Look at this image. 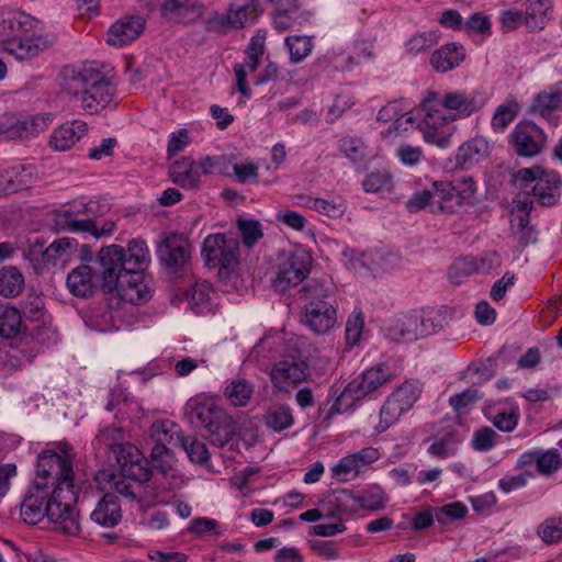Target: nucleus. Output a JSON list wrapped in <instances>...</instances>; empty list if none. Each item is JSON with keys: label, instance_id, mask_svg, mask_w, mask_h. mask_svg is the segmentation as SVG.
<instances>
[{"label": "nucleus", "instance_id": "f257e3e1", "mask_svg": "<svg viewBox=\"0 0 562 562\" xmlns=\"http://www.w3.org/2000/svg\"><path fill=\"white\" fill-rule=\"evenodd\" d=\"M58 450H45L38 454L36 476L21 503L20 515L30 525L47 516L56 530L77 535L80 522L75 506L78 490L74 484L72 448L61 443Z\"/></svg>", "mask_w": 562, "mask_h": 562}, {"label": "nucleus", "instance_id": "f03ea898", "mask_svg": "<svg viewBox=\"0 0 562 562\" xmlns=\"http://www.w3.org/2000/svg\"><path fill=\"white\" fill-rule=\"evenodd\" d=\"M61 77L68 93L80 95L81 106L93 114L113 102L114 87L103 72L92 65L66 66Z\"/></svg>", "mask_w": 562, "mask_h": 562}, {"label": "nucleus", "instance_id": "7ed1b4c3", "mask_svg": "<svg viewBox=\"0 0 562 562\" xmlns=\"http://www.w3.org/2000/svg\"><path fill=\"white\" fill-rule=\"evenodd\" d=\"M302 292L306 301L303 308V323L317 335L329 333L338 322L331 284L311 279L304 284Z\"/></svg>", "mask_w": 562, "mask_h": 562}, {"label": "nucleus", "instance_id": "20e7f679", "mask_svg": "<svg viewBox=\"0 0 562 562\" xmlns=\"http://www.w3.org/2000/svg\"><path fill=\"white\" fill-rule=\"evenodd\" d=\"M389 496L380 486H370L359 492L336 490L327 493L321 504L329 518L353 514L359 509L379 512L385 508Z\"/></svg>", "mask_w": 562, "mask_h": 562}, {"label": "nucleus", "instance_id": "39448f33", "mask_svg": "<svg viewBox=\"0 0 562 562\" xmlns=\"http://www.w3.org/2000/svg\"><path fill=\"white\" fill-rule=\"evenodd\" d=\"M417 111L423 114L422 120L417 123L423 139L439 148L449 147L456 131V127L451 125L454 121L449 119L446 111L438 104V93L428 91Z\"/></svg>", "mask_w": 562, "mask_h": 562}, {"label": "nucleus", "instance_id": "423d86ee", "mask_svg": "<svg viewBox=\"0 0 562 562\" xmlns=\"http://www.w3.org/2000/svg\"><path fill=\"white\" fill-rule=\"evenodd\" d=\"M95 207L97 204L91 201L76 202L69 209L55 213L54 225L58 232L89 233L95 237L111 236L115 229L113 222H105L99 229L95 222L89 217L95 214Z\"/></svg>", "mask_w": 562, "mask_h": 562}, {"label": "nucleus", "instance_id": "0eeeda50", "mask_svg": "<svg viewBox=\"0 0 562 562\" xmlns=\"http://www.w3.org/2000/svg\"><path fill=\"white\" fill-rule=\"evenodd\" d=\"M191 423L207 430L211 442L224 447L235 432L233 418L213 402L196 403L191 406Z\"/></svg>", "mask_w": 562, "mask_h": 562}, {"label": "nucleus", "instance_id": "6e6552de", "mask_svg": "<svg viewBox=\"0 0 562 562\" xmlns=\"http://www.w3.org/2000/svg\"><path fill=\"white\" fill-rule=\"evenodd\" d=\"M390 378L391 373L385 367L378 366L368 369L347 384L333 404L331 411L339 414L348 411L357 402L385 384Z\"/></svg>", "mask_w": 562, "mask_h": 562}, {"label": "nucleus", "instance_id": "1a4fd4ad", "mask_svg": "<svg viewBox=\"0 0 562 562\" xmlns=\"http://www.w3.org/2000/svg\"><path fill=\"white\" fill-rule=\"evenodd\" d=\"M419 394V387L413 382H406L397 387L380 408V420L375 427L376 431L383 432L397 423L402 415L413 407Z\"/></svg>", "mask_w": 562, "mask_h": 562}, {"label": "nucleus", "instance_id": "9d476101", "mask_svg": "<svg viewBox=\"0 0 562 562\" xmlns=\"http://www.w3.org/2000/svg\"><path fill=\"white\" fill-rule=\"evenodd\" d=\"M488 102V94L484 90H454L438 94V104L453 121L464 120L482 110Z\"/></svg>", "mask_w": 562, "mask_h": 562}, {"label": "nucleus", "instance_id": "9b49d317", "mask_svg": "<svg viewBox=\"0 0 562 562\" xmlns=\"http://www.w3.org/2000/svg\"><path fill=\"white\" fill-rule=\"evenodd\" d=\"M202 256L209 267L234 269L238 265L239 243L224 234L209 235L203 243Z\"/></svg>", "mask_w": 562, "mask_h": 562}, {"label": "nucleus", "instance_id": "f8f14e48", "mask_svg": "<svg viewBox=\"0 0 562 562\" xmlns=\"http://www.w3.org/2000/svg\"><path fill=\"white\" fill-rule=\"evenodd\" d=\"M191 250L189 239L178 232L165 234L157 245L159 262L171 272L186 269L191 259Z\"/></svg>", "mask_w": 562, "mask_h": 562}, {"label": "nucleus", "instance_id": "ddd939ff", "mask_svg": "<svg viewBox=\"0 0 562 562\" xmlns=\"http://www.w3.org/2000/svg\"><path fill=\"white\" fill-rule=\"evenodd\" d=\"M310 375L308 363L296 355H285L274 362L270 380L274 389L290 392L296 384L306 381Z\"/></svg>", "mask_w": 562, "mask_h": 562}, {"label": "nucleus", "instance_id": "4468645a", "mask_svg": "<svg viewBox=\"0 0 562 562\" xmlns=\"http://www.w3.org/2000/svg\"><path fill=\"white\" fill-rule=\"evenodd\" d=\"M547 134L531 121L517 123L509 134V142L517 155L521 157H535L547 145Z\"/></svg>", "mask_w": 562, "mask_h": 562}, {"label": "nucleus", "instance_id": "2eb2a0df", "mask_svg": "<svg viewBox=\"0 0 562 562\" xmlns=\"http://www.w3.org/2000/svg\"><path fill=\"white\" fill-rule=\"evenodd\" d=\"M98 265L103 290L109 293L114 292L120 278L126 271L125 249L115 244L101 248L98 254Z\"/></svg>", "mask_w": 562, "mask_h": 562}, {"label": "nucleus", "instance_id": "dca6fc26", "mask_svg": "<svg viewBox=\"0 0 562 562\" xmlns=\"http://www.w3.org/2000/svg\"><path fill=\"white\" fill-rule=\"evenodd\" d=\"M310 271V256L302 250L294 251L279 265L273 288L284 292L290 286L300 284Z\"/></svg>", "mask_w": 562, "mask_h": 562}, {"label": "nucleus", "instance_id": "f3484780", "mask_svg": "<svg viewBox=\"0 0 562 562\" xmlns=\"http://www.w3.org/2000/svg\"><path fill=\"white\" fill-rule=\"evenodd\" d=\"M123 476L136 481H149L150 470L142 451L133 443L123 442L113 451Z\"/></svg>", "mask_w": 562, "mask_h": 562}, {"label": "nucleus", "instance_id": "a211bd4d", "mask_svg": "<svg viewBox=\"0 0 562 562\" xmlns=\"http://www.w3.org/2000/svg\"><path fill=\"white\" fill-rule=\"evenodd\" d=\"M114 291L122 301L135 305L143 304L151 297V291L139 271H125Z\"/></svg>", "mask_w": 562, "mask_h": 562}, {"label": "nucleus", "instance_id": "6ab92c4d", "mask_svg": "<svg viewBox=\"0 0 562 562\" xmlns=\"http://www.w3.org/2000/svg\"><path fill=\"white\" fill-rule=\"evenodd\" d=\"M490 153L488 140L482 136H475L459 146L454 155V167L469 169L484 160Z\"/></svg>", "mask_w": 562, "mask_h": 562}, {"label": "nucleus", "instance_id": "aec40b11", "mask_svg": "<svg viewBox=\"0 0 562 562\" xmlns=\"http://www.w3.org/2000/svg\"><path fill=\"white\" fill-rule=\"evenodd\" d=\"M88 133V125L81 120H74L61 124L49 136L48 145L57 151L70 149Z\"/></svg>", "mask_w": 562, "mask_h": 562}, {"label": "nucleus", "instance_id": "412c9836", "mask_svg": "<svg viewBox=\"0 0 562 562\" xmlns=\"http://www.w3.org/2000/svg\"><path fill=\"white\" fill-rule=\"evenodd\" d=\"M101 281V276L88 265H80L72 269L66 280L71 294L79 297L91 296Z\"/></svg>", "mask_w": 562, "mask_h": 562}, {"label": "nucleus", "instance_id": "4be33fe9", "mask_svg": "<svg viewBox=\"0 0 562 562\" xmlns=\"http://www.w3.org/2000/svg\"><path fill=\"white\" fill-rule=\"evenodd\" d=\"M169 173L172 181L187 190L196 189L201 183V167L200 160L195 161L191 157H183L175 161L170 168Z\"/></svg>", "mask_w": 562, "mask_h": 562}, {"label": "nucleus", "instance_id": "5701e85b", "mask_svg": "<svg viewBox=\"0 0 562 562\" xmlns=\"http://www.w3.org/2000/svg\"><path fill=\"white\" fill-rule=\"evenodd\" d=\"M145 29V20L142 16H126L114 23L108 32V43L114 46H123L136 40Z\"/></svg>", "mask_w": 562, "mask_h": 562}, {"label": "nucleus", "instance_id": "b1692460", "mask_svg": "<svg viewBox=\"0 0 562 562\" xmlns=\"http://www.w3.org/2000/svg\"><path fill=\"white\" fill-rule=\"evenodd\" d=\"M561 178L555 172H543L532 186V193L542 206H552L561 198Z\"/></svg>", "mask_w": 562, "mask_h": 562}, {"label": "nucleus", "instance_id": "393cba45", "mask_svg": "<svg viewBox=\"0 0 562 562\" xmlns=\"http://www.w3.org/2000/svg\"><path fill=\"white\" fill-rule=\"evenodd\" d=\"M434 202L432 213H454L462 203L450 181H435L431 184Z\"/></svg>", "mask_w": 562, "mask_h": 562}, {"label": "nucleus", "instance_id": "a878e982", "mask_svg": "<svg viewBox=\"0 0 562 562\" xmlns=\"http://www.w3.org/2000/svg\"><path fill=\"white\" fill-rule=\"evenodd\" d=\"M464 58V47L458 43H449L431 54L430 65L438 72H447L458 67Z\"/></svg>", "mask_w": 562, "mask_h": 562}, {"label": "nucleus", "instance_id": "bb28decb", "mask_svg": "<svg viewBox=\"0 0 562 562\" xmlns=\"http://www.w3.org/2000/svg\"><path fill=\"white\" fill-rule=\"evenodd\" d=\"M91 519L102 527L116 526L122 519V510L116 495L106 493L92 510Z\"/></svg>", "mask_w": 562, "mask_h": 562}, {"label": "nucleus", "instance_id": "cd10ccee", "mask_svg": "<svg viewBox=\"0 0 562 562\" xmlns=\"http://www.w3.org/2000/svg\"><path fill=\"white\" fill-rule=\"evenodd\" d=\"M4 49L19 60H29L38 56L45 48L46 42L42 37L13 36L5 41Z\"/></svg>", "mask_w": 562, "mask_h": 562}, {"label": "nucleus", "instance_id": "c85d7f7f", "mask_svg": "<svg viewBox=\"0 0 562 562\" xmlns=\"http://www.w3.org/2000/svg\"><path fill=\"white\" fill-rule=\"evenodd\" d=\"M33 19L19 10H8L0 15V35L9 41L13 36H21L32 29Z\"/></svg>", "mask_w": 562, "mask_h": 562}, {"label": "nucleus", "instance_id": "c756f323", "mask_svg": "<svg viewBox=\"0 0 562 562\" xmlns=\"http://www.w3.org/2000/svg\"><path fill=\"white\" fill-rule=\"evenodd\" d=\"M554 0H527L525 24L531 31L542 30L552 13Z\"/></svg>", "mask_w": 562, "mask_h": 562}, {"label": "nucleus", "instance_id": "7c9ffc66", "mask_svg": "<svg viewBox=\"0 0 562 562\" xmlns=\"http://www.w3.org/2000/svg\"><path fill=\"white\" fill-rule=\"evenodd\" d=\"M165 18L176 22H192L201 16L202 7L179 0H167L161 7Z\"/></svg>", "mask_w": 562, "mask_h": 562}, {"label": "nucleus", "instance_id": "2f4dec72", "mask_svg": "<svg viewBox=\"0 0 562 562\" xmlns=\"http://www.w3.org/2000/svg\"><path fill=\"white\" fill-rule=\"evenodd\" d=\"M52 122L53 115L49 113L37 114L30 120H19L14 116L15 132L11 133V135L15 138L35 137L47 130Z\"/></svg>", "mask_w": 562, "mask_h": 562}, {"label": "nucleus", "instance_id": "473e14b6", "mask_svg": "<svg viewBox=\"0 0 562 562\" xmlns=\"http://www.w3.org/2000/svg\"><path fill=\"white\" fill-rule=\"evenodd\" d=\"M260 13L256 0L244 3L234 2L227 11V24L234 29H241L247 23L255 21Z\"/></svg>", "mask_w": 562, "mask_h": 562}, {"label": "nucleus", "instance_id": "72a5a7b5", "mask_svg": "<svg viewBox=\"0 0 562 562\" xmlns=\"http://www.w3.org/2000/svg\"><path fill=\"white\" fill-rule=\"evenodd\" d=\"M149 435L157 442L156 445L164 446L170 445L180 447L184 438L180 436V427L178 424L169 419L155 422L149 429Z\"/></svg>", "mask_w": 562, "mask_h": 562}, {"label": "nucleus", "instance_id": "f704fd0d", "mask_svg": "<svg viewBox=\"0 0 562 562\" xmlns=\"http://www.w3.org/2000/svg\"><path fill=\"white\" fill-rule=\"evenodd\" d=\"M501 257L494 251L484 252L480 258L463 259L453 266L456 270H462L469 274L472 272L488 273L501 266Z\"/></svg>", "mask_w": 562, "mask_h": 562}, {"label": "nucleus", "instance_id": "c9c22d12", "mask_svg": "<svg viewBox=\"0 0 562 562\" xmlns=\"http://www.w3.org/2000/svg\"><path fill=\"white\" fill-rule=\"evenodd\" d=\"M150 262L148 246L143 239H132L125 250L126 271H139Z\"/></svg>", "mask_w": 562, "mask_h": 562}, {"label": "nucleus", "instance_id": "e433bc0d", "mask_svg": "<svg viewBox=\"0 0 562 562\" xmlns=\"http://www.w3.org/2000/svg\"><path fill=\"white\" fill-rule=\"evenodd\" d=\"M22 324V316L18 308L7 302L0 301V336L10 339L16 336Z\"/></svg>", "mask_w": 562, "mask_h": 562}, {"label": "nucleus", "instance_id": "4c0bfd02", "mask_svg": "<svg viewBox=\"0 0 562 562\" xmlns=\"http://www.w3.org/2000/svg\"><path fill=\"white\" fill-rule=\"evenodd\" d=\"M415 312L397 319L387 328L389 336L396 341H414L420 338Z\"/></svg>", "mask_w": 562, "mask_h": 562}, {"label": "nucleus", "instance_id": "58836bf2", "mask_svg": "<svg viewBox=\"0 0 562 562\" xmlns=\"http://www.w3.org/2000/svg\"><path fill=\"white\" fill-rule=\"evenodd\" d=\"M24 288V278L14 267H4L0 269V295L4 297H14L21 293Z\"/></svg>", "mask_w": 562, "mask_h": 562}, {"label": "nucleus", "instance_id": "ea45409f", "mask_svg": "<svg viewBox=\"0 0 562 562\" xmlns=\"http://www.w3.org/2000/svg\"><path fill=\"white\" fill-rule=\"evenodd\" d=\"M255 391L254 384L246 379L233 380L225 389V396L234 406H246Z\"/></svg>", "mask_w": 562, "mask_h": 562}, {"label": "nucleus", "instance_id": "a19ab883", "mask_svg": "<svg viewBox=\"0 0 562 562\" xmlns=\"http://www.w3.org/2000/svg\"><path fill=\"white\" fill-rule=\"evenodd\" d=\"M212 286L206 281L195 282L188 291V300L196 314H203L211 311Z\"/></svg>", "mask_w": 562, "mask_h": 562}, {"label": "nucleus", "instance_id": "79ce46f5", "mask_svg": "<svg viewBox=\"0 0 562 562\" xmlns=\"http://www.w3.org/2000/svg\"><path fill=\"white\" fill-rule=\"evenodd\" d=\"M305 204H307V209L314 210L331 218L341 217L347 210V203L340 196H333L329 199L316 198L315 200H307Z\"/></svg>", "mask_w": 562, "mask_h": 562}, {"label": "nucleus", "instance_id": "37998d69", "mask_svg": "<svg viewBox=\"0 0 562 562\" xmlns=\"http://www.w3.org/2000/svg\"><path fill=\"white\" fill-rule=\"evenodd\" d=\"M519 103L515 99H508L499 104L491 120V126L495 132H504L519 113Z\"/></svg>", "mask_w": 562, "mask_h": 562}, {"label": "nucleus", "instance_id": "c03bdc74", "mask_svg": "<svg viewBox=\"0 0 562 562\" xmlns=\"http://www.w3.org/2000/svg\"><path fill=\"white\" fill-rule=\"evenodd\" d=\"M265 423L268 428L274 431H282L294 424L292 409L288 405H278L271 407L265 416Z\"/></svg>", "mask_w": 562, "mask_h": 562}, {"label": "nucleus", "instance_id": "a18cd8bd", "mask_svg": "<svg viewBox=\"0 0 562 562\" xmlns=\"http://www.w3.org/2000/svg\"><path fill=\"white\" fill-rule=\"evenodd\" d=\"M290 54V60L294 64L303 61L313 50L312 37L306 35L288 36L284 41Z\"/></svg>", "mask_w": 562, "mask_h": 562}, {"label": "nucleus", "instance_id": "49530a36", "mask_svg": "<svg viewBox=\"0 0 562 562\" xmlns=\"http://www.w3.org/2000/svg\"><path fill=\"white\" fill-rule=\"evenodd\" d=\"M26 168L24 166L12 167L0 173V195L12 193L26 186Z\"/></svg>", "mask_w": 562, "mask_h": 562}, {"label": "nucleus", "instance_id": "de8ad7c7", "mask_svg": "<svg viewBox=\"0 0 562 562\" xmlns=\"http://www.w3.org/2000/svg\"><path fill=\"white\" fill-rule=\"evenodd\" d=\"M201 171L204 176L215 173L232 177V160L226 155L203 156L200 159Z\"/></svg>", "mask_w": 562, "mask_h": 562}, {"label": "nucleus", "instance_id": "09e8293b", "mask_svg": "<svg viewBox=\"0 0 562 562\" xmlns=\"http://www.w3.org/2000/svg\"><path fill=\"white\" fill-rule=\"evenodd\" d=\"M562 105V93L543 91L533 100L530 111L543 117L549 116L554 110Z\"/></svg>", "mask_w": 562, "mask_h": 562}, {"label": "nucleus", "instance_id": "8fccbe9b", "mask_svg": "<svg viewBox=\"0 0 562 562\" xmlns=\"http://www.w3.org/2000/svg\"><path fill=\"white\" fill-rule=\"evenodd\" d=\"M146 481H136L135 479H130L128 476H113L111 488L114 493L120 494L131 501H136L140 498L143 483Z\"/></svg>", "mask_w": 562, "mask_h": 562}, {"label": "nucleus", "instance_id": "3c124183", "mask_svg": "<svg viewBox=\"0 0 562 562\" xmlns=\"http://www.w3.org/2000/svg\"><path fill=\"white\" fill-rule=\"evenodd\" d=\"M260 59L255 57H247L245 63L236 64L234 66V72L237 80V90L245 97L250 98L251 91L247 83V75L255 72L258 69Z\"/></svg>", "mask_w": 562, "mask_h": 562}, {"label": "nucleus", "instance_id": "603ef678", "mask_svg": "<svg viewBox=\"0 0 562 562\" xmlns=\"http://www.w3.org/2000/svg\"><path fill=\"white\" fill-rule=\"evenodd\" d=\"M440 32L439 31H426L422 33H417L413 35L406 42V49L408 53L413 55H417L429 49L431 46L436 45L439 41Z\"/></svg>", "mask_w": 562, "mask_h": 562}, {"label": "nucleus", "instance_id": "864d4df0", "mask_svg": "<svg viewBox=\"0 0 562 562\" xmlns=\"http://www.w3.org/2000/svg\"><path fill=\"white\" fill-rule=\"evenodd\" d=\"M364 327V316L360 310H353L346 322V344L353 347L360 341Z\"/></svg>", "mask_w": 562, "mask_h": 562}, {"label": "nucleus", "instance_id": "5fc2aeb1", "mask_svg": "<svg viewBox=\"0 0 562 562\" xmlns=\"http://www.w3.org/2000/svg\"><path fill=\"white\" fill-rule=\"evenodd\" d=\"M537 535L549 544L562 541V518L551 517L546 519L538 526Z\"/></svg>", "mask_w": 562, "mask_h": 562}, {"label": "nucleus", "instance_id": "6e6d98bb", "mask_svg": "<svg viewBox=\"0 0 562 562\" xmlns=\"http://www.w3.org/2000/svg\"><path fill=\"white\" fill-rule=\"evenodd\" d=\"M151 462L155 469L165 475L173 470L175 457L170 448L164 445H155L151 450Z\"/></svg>", "mask_w": 562, "mask_h": 562}, {"label": "nucleus", "instance_id": "4d7b16f0", "mask_svg": "<svg viewBox=\"0 0 562 562\" xmlns=\"http://www.w3.org/2000/svg\"><path fill=\"white\" fill-rule=\"evenodd\" d=\"M78 243L74 238L61 237L54 240L44 251L43 258L45 262L56 260L67 256L69 251H75Z\"/></svg>", "mask_w": 562, "mask_h": 562}, {"label": "nucleus", "instance_id": "13d9d810", "mask_svg": "<svg viewBox=\"0 0 562 562\" xmlns=\"http://www.w3.org/2000/svg\"><path fill=\"white\" fill-rule=\"evenodd\" d=\"M561 464V456L558 450H538L537 471L542 475H551Z\"/></svg>", "mask_w": 562, "mask_h": 562}, {"label": "nucleus", "instance_id": "bf43d9fd", "mask_svg": "<svg viewBox=\"0 0 562 562\" xmlns=\"http://www.w3.org/2000/svg\"><path fill=\"white\" fill-rule=\"evenodd\" d=\"M238 228L245 246L252 247L263 236L262 225L255 220H238Z\"/></svg>", "mask_w": 562, "mask_h": 562}, {"label": "nucleus", "instance_id": "052dcab7", "mask_svg": "<svg viewBox=\"0 0 562 562\" xmlns=\"http://www.w3.org/2000/svg\"><path fill=\"white\" fill-rule=\"evenodd\" d=\"M468 514V507L461 502H453L436 508V520L446 525L449 521L464 518Z\"/></svg>", "mask_w": 562, "mask_h": 562}, {"label": "nucleus", "instance_id": "680f3d73", "mask_svg": "<svg viewBox=\"0 0 562 562\" xmlns=\"http://www.w3.org/2000/svg\"><path fill=\"white\" fill-rule=\"evenodd\" d=\"M123 438L124 431L121 427L108 426L99 430V434L95 436L94 442L99 446H103L104 448L114 451L117 446L123 443Z\"/></svg>", "mask_w": 562, "mask_h": 562}, {"label": "nucleus", "instance_id": "e2e57ef3", "mask_svg": "<svg viewBox=\"0 0 562 562\" xmlns=\"http://www.w3.org/2000/svg\"><path fill=\"white\" fill-rule=\"evenodd\" d=\"M180 448H182L190 460L195 463H204L209 460V451L206 445L195 438L184 437Z\"/></svg>", "mask_w": 562, "mask_h": 562}, {"label": "nucleus", "instance_id": "0e129e2a", "mask_svg": "<svg viewBox=\"0 0 562 562\" xmlns=\"http://www.w3.org/2000/svg\"><path fill=\"white\" fill-rule=\"evenodd\" d=\"M420 338L435 334L441 328L440 315L432 312H415Z\"/></svg>", "mask_w": 562, "mask_h": 562}, {"label": "nucleus", "instance_id": "69168bd1", "mask_svg": "<svg viewBox=\"0 0 562 562\" xmlns=\"http://www.w3.org/2000/svg\"><path fill=\"white\" fill-rule=\"evenodd\" d=\"M339 148L352 162H359L364 157L366 146L360 138L345 137L340 139Z\"/></svg>", "mask_w": 562, "mask_h": 562}, {"label": "nucleus", "instance_id": "338daca9", "mask_svg": "<svg viewBox=\"0 0 562 562\" xmlns=\"http://www.w3.org/2000/svg\"><path fill=\"white\" fill-rule=\"evenodd\" d=\"M359 465L352 454L342 458L333 469V475L340 481L355 479L359 473Z\"/></svg>", "mask_w": 562, "mask_h": 562}, {"label": "nucleus", "instance_id": "774afa93", "mask_svg": "<svg viewBox=\"0 0 562 562\" xmlns=\"http://www.w3.org/2000/svg\"><path fill=\"white\" fill-rule=\"evenodd\" d=\"M496 432L490 427H483L476 430L471 440V446L475 451H490L495 447Z\"/></svg>", "mask_w": 562, "mask_h": 562}]
</instances>
